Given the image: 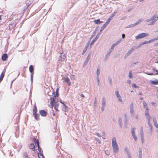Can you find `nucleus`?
I'll list each match as a JSON object with an SVG mask.
<instances>
[{"mask_svg":"<svg viewBox=\"0 0 158 158\" xmlns=\"http://www.w3.org/2000/svg\"><path fill=\"white\" fill-rule=\"evenodd\" d=\"M148 36L149 34L148 33H142L138 34L135 37V38L136 40H138L140 39L143 38L146 36Z\"/></svg>","mask_w":158,"mask_h":158,"instance_id":"5","label":"nucleus"},{"mask_svg":"<svg viewBox=\"0 0 158 158\" xmlns=\"http://www.w3.org/2000/svg\"><path fill=\"white\" fill-rule=\"evenodd\" d=\"M151 103L152 105L154 106H156V104L154 102H151Z\"/></svg>","mask_w":158,"mask_h":158,"instance_id":"62","label":"nucleus"},{"mask_svg":"<svg viewBox=\"0 0 158 158\" xmlns=\"http://www.w3.org/2000/svg\"><path fill=\"white\" fill-rule=\"evenodd\" d=\"M97 142H98L100 144L101 143V141L98 139L97 138H95Z\"/></svg>","mask_w":158,"mask_h":158,"instance_id":"51","label":"nucleus"},{"mask_svg":"<svg viewBox=\"0 0 158 158\" xmlns=\"http://www.w3.org/2000/svg\"><path fill=\"white\" fill-rule=\"evenodd\" d=\"M143 107L145 109H148V105L147 103L146 102L144 101H143Z\"/></svg>","mask_w":158,"mask_h":158,"instance_id":"16","label":"nucleus"},{"mask_svg":"<svg viewBox=\"0 0 158 158\" xmlns=\"http://www.w3.org/2000/svg\"><path fill=\"white\" fill-rule=\"evenodd\" d=\"M94 22L95 23L97 24H99L102 23V22L100 21V19H98L94 20Z\"/></svg>","mask_w":158,"mask_h":158,"instance_id":"23","label":"nucleus"},{"mask_svg":"<svg viewBox=\"0 0 158 158\" xmlns=\"http://www.w3.org/2000/svg\"><path fill=\"white\" fill-rule=\"evenodd\" d=\"M94 107H95L96 106V105L97 102H96V98H95V101H94Z\"/></svg>","mask_w":158,"mask_h":158,"instance_id":"59","label":"nucleus"},{"mask_svg":"<svg viewBox=\"0 0 158 158\" xmlns=\"http://www.w3.org/2000/svg\"><path fill=\"white\" fill-rule=\"evenodd\" d=\"M134 49L133 48H131L126 53L125 56V57H126V56H127L129 55L133 51Z\"/></svg>","mask_w":158,"mask_h":158,"instance_id":"12","label":"nucleus"},{"mask_svg":"<svg viewBox=\"0 0 158 158\" xmlns=\"http://www.w3.org/2000/svg\"><path fill=\"white\" fill-rule=\"evenodd\" d=\"M111 20V19L110 18H109L106 21V23H105V24L107 26V25L109 23H110V21Z\"/></svg>","mask_w":158,"mask_h":158,"instance_id":"27","label":"nucleus"},{"mask_svg":"<svg viewBox=\"0 0 158 158\" xmlns=\"http://www.w3.org/2000/svg\"><path fill=\"white\" fill-rule=\"evenodd\" d=\"M29 71L31 73H32L33 72V70H34V69H33V67L32 65H31L29 67Z\"/></svg>","mask_w":158,"mask_h":158,"instance_id":"26","label":"nucleus"},{"mask_svg":"<svg viewBox=\"0 0 158 158\" xmlns=\"http://www.w3.org/2000/svg\"><path fill=\"white\" fill-rule=\"evenodd\" d=\"M153 70L155 72V73L156 74L158 75V70L156 69H153Z\"/></svg>","mask_w":158,"mask_h":158,"instance_id":"55","label":"nucleus"},{"mask_svg":"<svg viewBox=\"0 0 158 158\" xmlns=\"http://www.w3.org/2000/svg\"><path fill=\"white\" fill-rule=\"evenodd\" d=\"M143 21V19H139L137 21L135 22V25L136 26L139 23H140L142 21Z\"/></svg>","mask_w":158,"mask_h":158,"instance_id":"21","label":"nucleus"},{"mask_svg":"<svg viewBox=\"0 0 158 158\" xmlns=\"http://www.w3.org/2000/svg\"><path fill=\"white\" fill-rule=\"evenodd\" d=\"M106 99L104 97H103L102 98V107H101V110L102 111L104 110L105 107L106 106Z\"/></svg>","mask_w":158,"mask_h":158,"instance_id":"6","label":"nucleus"},{"mask_svg":"<svg viewBox=\"0 0 158 158\" xmlns=\"http://www.w3.org/2000/svg\"><path fill=\"white\" fill-rule=\"evenodd\" d=\"M70 78L72 80H73L75 79V76L73 75H71L70 76Z\"/></svg>","mask_w":158,"mask_h":158,"instance_id":"45","label":"nucleus"},{"mask_svg":"<svg viewBox=\"0 0 158 158\" xmlns=\"http://www.w3.org/2000/svg\"><path fill=\"white\" fill-rule=\"evenodd\" d=\"M39 117H40L39 114H36L35 116V118L36 120H38V118H39Z\"/></svg>","mask_w":158,"mask_h":158,"instance_id":"40","label":"nucleus"},{"mask_svg":"<svg viewBox=\"0 0 158 158\" xmlns=\"http://www.w3.org/2000/svg\"><path fill=\"white\" fill-rule=\"evenodd\" d=\"M34 140L35 145H37L38 146V145H39V141L38 140H37L35 138H34Z\"/></svg>","mask_w":158,"mask_h":158,"instance_id":"30","label":"nucleus"},{"mask_svg":"<svg viewBox=\"0 0 158 158\" xmlns=\"http://www.w3.org/2000/svg\"><path fill=\"white\" fill-rule=\"evenodd\" d=\"M149 40L150 43L156 41L158 40V36L156 37H155L152 39Z\"/></svg>","mask_w":158,"mask_h":158,"instance_id":"15","label":"nucleus"},{"mask_svg":"<svg viewBox=\"0 0 158 158\" xmlns=\"http://www.w3.org/2000/svg\"><path fill=\"white\" fill-rule=\"evenodd\" d=\"M149 43H150L149 42V40H148V41H144V42H143V43H141V45H142L144 44H149Z\"/></svg>","mask_w":158,"mask_h":158,"instance_id":"37","label":"nucleus"},{"mask_svg":"<svg viewBox=\"0 0 158 158\" xmlns=\"http://www.w3.org/2000/svg\"><path fill=\"white\" fill-rule=\"evenodd\" d=\"M127 83H128V84H131V80H128L127 81Z\"/></svg>","mask_w":158,"mask_h":158,"instance_id":"63","label":"nucleus"},{"mask_svg":"<svg viewBox=\"0 0 158 158\" xmlns=\"http://www.w3.org/2000/svg\"><path fill=\"white\" fill-rule=\"evenodd\" d=\"M111 144L113 152L115 153H118L119 151V147L115 137L112 139Z\"/></svg>","mask_w":158,"mask_h":158,"instance_id":"1","label":"nucleus"},{"mask_svg":"<svg viewBox=\"0 0 158 158\" xmlns=\"http://www.w3.org/2000/svg\"><path fill=\"white\" fill-rule=\"evenodd\" d=\"M66 58L65 55L63 53H61L60 57V60L61 61H64Z\"/></svg>","mask_w":158,"mask_h":158,"instance_id":"10","label":"nucleus"},{"mask_svg":"<svg viewBox=\"0 0 158 158\" xmlns=\"http://www.w3.org/2000/svg\"><path fill=\"white\" fill-rule=\"evenodd\" d=\"M115 94L118 99V101L120 102L122 104L123 103V102L122 100V97L120 94L119 91L117 90H116L115 91Z\"/></svg>","mask_w":158,"mask_h":158,"instance_id":"4","label":"nucleus"},{"mask_svg":"<svg viewBox=\"0 0 158 158\" xmlns=\"http://www.w3.org/2000/svg\"><path fill=\"white\" fill-rule=\"evenodd\" d=\"M153 123H157L156 119L155 117L153 118Z\"/></svg>","mask_w":158,"mask_h":158,"instance_id":"50","label":"nucleus"},{"mask_svg":"<svg viewBox=\"0 0 158 158\" xmlns=\"http://www.w3.org/2000/svg\"><path fill=\"white\" fill-rule=\"evenodd\" d=\"M39 113L42 116H46L47 114V112L44 110H40Z\"/></svg>","mask_w":158,"mask_h":158,"instance_id":"11","label":"nucleus"},{"mask_svg":"<svg viewBox=\"0 0 158 158\" xmlns=\"http://www.w3.org/2000/svg\"><path fill=\"white\" fill-rule=\"evenodd\" d=\"M115 46L114 44H112L110 46V49L113 51L114 50Z\"/></svg>","mask_w":158,"mask_h":158,"instance_id":"41","label":"nucleus"},{"mask_svg":"<svg viewBox=\"0 0 158 158\" xmlns=\"http://www.w3.org/2000/svg\"><path fill=\"white\" fill-rule=\"evenodd\" d=\"M118 122L120 125L122 123V119L120 118H119L118 119Z\"/></svg>","mask_w":158,"mask_h":158,"instance_id":"52","label":"nucleus"},{"mask_svg":"<svg viewBox=\"0 0 158 158\" xmlns=\"http://www.w3.org/2000/svg\"><path fill=\"white\" fill-rule=\"evenodd\" d=\"M89 59H90V57L89 56V55H88L86 60L88 61H89Z\"/></svg>","mask_w":158,"mask_h":158,"instance_id":"64","label":"nucleus"},{"mask_svg":"<svg viewBox=\"0 0 158 158\" xmlns=\"http://www.w3.org/2000/svg\"><path fill=\"white\" fill-rule=\"evenodd\" d=\"M130 113L131 116L132 117H133L135 114V112L134 109L130 110Z\"/></svg>","mask_w":158,"mask_h":158,"instance_id":"20","label":"nucleus"},{"mask_svg":"<svg viewBox=\"0 0 158 158\" xmlns=\"http://www.w3.org/2000/svg\"><path fill=\"white\" fill-rule=\"evenodd\" d=\"M139 152V158H142V148H141L139 147L138 149Z\"/></svg>","mask_w":158,"mask_h":158,"instance_id":"14","label":"nucleus"},{"mask_svg":"<svg viewBox=\"0 0 158 158\" xmlns=\"http://www.w3.org/2000/svg\"><path fill=\"white\" fill-rule=\"evenodd\" d=\"M157 20L158 18L156 17V15H154L150 18L146 19L145 21L148 23V25H152L154 24Z\"/></svg>","mask_w":158,"mask_h":158,"instance_id":"2","label":"nucleus"},{"mask_svg":"<svg viewBox=\"0 0 158 158\" xmlns=\"http://www.w3.org/2000/svg\"><path fill=\"white\" fill-rule=\"evenodd\" d=\"M135 128H133L131 130V135L135 141H137L138 139L135 133Z\"/></svg>","mask_w":158,"mask_h":158,"instance_id":"7","label":"nucleus"},{"mask_svg":"<svg viewBox=\"0 0 158 158\" xmlns=\"http://www.w3.org/2000/svg\"><path fill=\"white\" fill-rule=\"evenodd\" d=\"M144 137V136H143V130H142L140 132V137Z\"/></svg>","mask_w":158,"mask_h":158,"instance_id":"49","label":"nucleus"},{"mask_svg":"<svg viewBox=\"0 0 158 158\" xmlns=\"http://www.w3.org/2000/svg\"><path fill=\"white\" fill-rule=\"evenodd\" d=\"M145 116L149 115V110H148V109H145Z\"/></svg>","mask_w":158,"mask_h":158,"instance_id":"36","label":"nucleus"},{"mask_svg":"<svg viewBox=\"0 0 158 158\" xmlns=\"http://www.w3.org/2000/svg\"><path fill=\"white\" fill-rule=\"evenodd\" d=\"M38 151L39 152H41V148H40V145H38Z\"/></svg>","mask_w":158,"mask_h":158,"instance_id":"60","label":"nucleus"},{"mask_svg":"<svg viewBox=\"0 0 158 158\" xmlns=\"http://www.w3.org/2000/svg\"><path fill=\"white\" fill-rule=\"evenodd\" d=\"M23 158H28L27 154V153H24L23 154Z\"/></svg>","mask_w":158,"mask_h":158,"instance_id":"47","label":"nucleus"},{"mask_svg":"<svg viewBox=\"0 0 158 158\" xmlns=\"http://www.w3.org/2000/svg\"><path fill=\"white\" fill-rule=\"evenodd\" d=\"M124 151H125V152L127 154L128 158H131V153L130 152V151L129 149L127 148V147H125L124 148Z\"/></svg>","mask_w":158,"mask_h":158,"instance_id":"8","label":"nucleus"},{"mask_svg":"<svg viewBox=\"0 0 158 158\" xmlns=\"http://www.w3.org/2000/svg\"><path fill=\"white\" fill-rule=\"evenodd\" d=\"M154 125L156 128H158V125L157 123V122L154 123Z\"/></svg>","mask_w":158,"mask_h":158,"instance_id":"58","label":"nucleus"},{"mask_svg":"<svg viewBox=\"0 0 158 158\" xmlns=\"http://www.w3.org/2000/svg\"><path fill=\"white\" fill-rule=\"evenodd\" d=\"M4 76V74L3 73V72L1 74L0 76V78H3Z\"/></svg>","mask_w":158,"mask_h":158,"instance_id":"48","label":"nucleus"},{"mask_svg":"<svg viewBox=\"0 0 158 158\" xmlns=\"http://www.w3.org/2000/svg\"><path fill=\"white\" fill-rule=\"evenodd\" d=\"M38 155L39 158H43V156L41 153H38Z\"/></svg>","mask_w":158,"mask_h":158,"instance_id":"38","label":"nucleus"},{"mask_svg":"<svg viewBox=\"0 0 158 158\" xmlns=\"http://www.w3.org/2000/svg\"><path fill=\"white\" fill-rule=\"evenodd\" d=\"M88 62H89V61L86 60L84 63V66H85L87 64Z\"/></svg>","mask_w":158,"mask_h":158,"instance_id":"56","label":"nucleus"},{"mask_svg":"<svg viewBox=\"0 0 158 158\" xmlns=\"http://www.w3.org/2000/svg\"><path fill=\"white\" fill-rule=\"evenodd\" d=\"M112 52V51L110 49H109L108 51L107 52V53L108 54L110 55V53Z\"/></svg>","mask_w":158,"mask_h":158,"instance_id":"53","label":"nucleus"},{"mask_svg":"<svg viewBox=\"0 0 158 158\" xmlns=\"http://www.w3.org/2000/svg\"><path fill=\"white\" fill-rule=\"evenodd\" d=\"M116 13H117V12L116 11H115V12H114L112 14V15H111L110 18L111 19V18H112L113 17H114L115 16V15Z\"/></svg>","mask_w":158,"mask_h":158,"instance_id":"44","label":"nucleus"},{"mask_svg":"<svg viewBox=\"0 0 158 158\" xmlns=\"http://www.w3.org/2000/svg\"><path fill=\"white\" fill-rule=\"evenodd\" d=\"M107 26L105 24H104L100 30V31H102Z\"/></svg>","mask_w":158,"mask_h":158,"instance_id":"35","label":"nucleus"},{"mask_svg":"<svg viewBox=\"0 0 158 158\" xmlns=\"http://www.w3.org/2000/svg\"><path fill=\"white\" fill-rule=\"evenodd\" d=\"M100 69L99 68H98L96 71V77H99V75H100Z\"/></svg>","mask_w":158,"mask_h":158,"instance_id":"25","label":"nucleus"},{"mask_svg":"<svg viewBox=\"0 0 158 158\" xmlns=\"http://www.w3.org/2000/svg\"><path fill=\"white\" fill-rule=\"evenodd\" d=\"M150 82L153 85H156L158 84V80L156 79L154 80H150Z\"/></svg>","mask_w":158,"mask_h":158,"instance_id":"13","label":"nucleus"},{"mask_svg":"<svg viewBox=\"0 0 158 158\" xmlns=\"http://www.w3.org/2000/svg\"><path fill=\"white\" fill-rule=\"evenodd\" d=\"M122 41L121 39L119 40L116 42L114 44L115 46H117L118 44L120 43Z\"/></svg>","mask_w":158,"mask_h":158,"instance_id":"28","label":"nucleus"},{"mask_svg":"<svg viewBox=\"0 0 158 158\" xmlns=\"http://www.w3.org/2000/svg\"><path fill=\"white\" fill-rule=\"evenodd\" d=\"M135 24H131L128 25L126 28H131L135 26Z\"/></svg>","mask_w":158,"mask_h":158,"instance_id":"33","label":"nucleus"},{"mask_svg":"<svg viewBox=\"0 0 158 158\" xmlns=\"http://www.w3.org/2000/svg\"><path fill=\"white\" fill-rule=\"evenodd\" d=\"M97 83L98 85H100V81L99 77H96Z\"/></svg>","mask_w":158,"mask_h":158,"instance_id":"31","label":"nucleus"},{"mask_svg":"<svg viewBox=\"0 0 158 158\" xmlns=\"http://www.w3.org/2000/svg\"><path fill=\"white\" fill-rule=\"evenodd\" d=\"M132 86L135 88H138V87L135 84H132Z\"/></svg>","mask_w":158,"mask_h":158,"instance_id":"54","label":"nucleus"},{"mask_svg":"<svg viewBox=\"0 0 158 158\" xmlns=\"http://www.w3.org/2000/svg\"><path fill=\"white\" fill-rule=\"evenodd\" d=\"M141 139V142L142 143H143L145 142L144 138V137H140Z\"/></svg>","mask_w":158,"mask_h":158,"instance_id":"46","label":"nucleus"},{"mask_svg":"<svg viewBox=\"0 0 158 158\" xmlns=\"http://www.w3.org/2000/svg\"><path fill=\"white\" fill-rule=\"evenodd\" d=\"M146 118H147V119L148 120V121H150V119L151 118V116L149 115H146Z\"/></svg>","mask_w":158,"mask_h":158,"instance_id":"43","label":"nucleus"},{"mask_svg":"<svg viewBox=\"0 0 158 158\" xmlns=\"http://www.w3.org/2000/svg\"><path fill=\"white\" fill-rule=\"evenodd\" d=\"M110 55L106 53V54L105 55L104 57V59L105 60H106L109 58Z\"/></svg>","mask_w":158,"mask_h":158,"instance_id":"32","label":"nucleus"},{"mask_svg":"<svg viewBox=\"0 0 158 158\" xmlns=\"http://www.w3.org/2000/svg\"><path fill=\"white\" fill-rule=\"evenodd\" d=\"M68 109V107L65 104H64L63 106L62 107V110L63 111H66Z\"/></svg>","mask_w":158,"mask_h":158,"instance_id":"19","label":"nucleus"},{"mask_svg":"<svg viewBox=\"0 0 158 158\" xmlns=\"http://www.w3.org/2000/svg\"><path fill=\"white\" fill-rule=\"evenodd\" d=\"M37 109L36 107L34 106L33 109V114H35L37 112Z\"/></svg>","mask_w":158,"mask_h":158,"instance_id":"29","label":"nucleus"},{"mask_svg":"<svg viewBox=\"0 0 158 158\" xmlns=\"http://www.w3.org/2000/svg\"><path fill=\"white\" fill-rule=\"evenodd\" d=\"M131 73L132 71L131 70H130L128 73V77L130 79L132 78H133Z\"/></svg>","mask_w":158,"mask_h":158,"instance_id":"24","label":"nucleus"},{"mask_svg":"<svg viewBox=\"0 0 158 158\" xmlns=\"http://www.w3.org/2000/svg\"><path fill=\"white\" fill-rule=\"evenodd\" d=\"M7 58V56L6 54H4L2 56V59L4 60H6Z\"/></svg>","mask_w":158,"mask_h":158,"instance_id":"17","label":"nucleus"},{"mask_svg":"<svg viewBox=\"0 0 158 158\" xmlns=\"http://www.w3.org/2000/svg\"><path fill=\"white\" fill-rule=\"evenodd\" d=\"M105 153L106 155L109 156L110 155V152L108 150L105 151Z\"/></svg>","mask_w":158,"mask_h":158,"instance_id":"42","label":"nucleus"},{"mask_svg":"<svg viewBox=\"0 0 158 158\" xmlns=\"http://www.w3.org/2000/svg\"><path fill=\"white\" fill-rule=\"evenodd\" d=\"M88 46H89V44H87L86 45H85V48H84V49L83 51V53L85 52L86 51V50H87V49L88 48Z\"/></svg>","mask_w":158,"mask_h":158,"instance_id":"39","label":"nucleus"},{"mask_svg":"<svg viewBox=\"0 0 158 158\" xmlns=\"http://www.w3.org/2000/svg\"><path fill=\"white\" fill-rule=\"evenodd\" d=\"M29 148L33 151L35 150V146L33 143H31L29 145Z\"/></svg>","mask_w":158,"mask_h":158,"instance_id":"18","label":"nucleus"},{"mask_svg":"<svg viewBox=\"0 0 158 158\" xmlns=\"http://www.w3.org/2000/svg\"><path fill=\"white\" fill-rule=\"evenodd\" d=\"M51 102L49 106L51 108H52L53 106H55L58 107L59 103H58V100L55 98H51Z\"/></svg>","mask_w":158,"mask_h":158,"instance_id":"3","label":"nucleus"},{"mask_svg":"<svg viewBox=\"0 0 158 158\" xmlns=\"http://www.w3.org/2000/svg\"><path fill=\"white\" fill-rule=\"evenodd\" d=\"M148 125H149V126L151 128V129L152 127V125L150 123V121H148Z\"/></svg>","mask_w":158,"mask_h":158,"instance_id":"57","label":"nucleus"},{"mask_svg":"<svg viewBox=\"0 0 158 158\" xmlns=\"http://www.w3.org/2000/svg\"><path fill=\"white\" fill-rule=\"evenodd\" d=\"M54 109L57 111H59L58 110V107L54 106Z\"/></svg>","mask_w":158,"mask_h":158,"instance_id":"61","label":"nucleus"},{"mask_svg":"<svg viewBox=\"0 0 158 158\" xmlns=\"http://www.w3.org/2000/svg\"><path fill=\"white\" fill-rule=\"evenodd\" d=\"M98 36L97 35L96 37L91 42V43L90 44L91 45L93 44H94V42L97 40L98 39Z\"/></svg>","mask_w":158,"mask_h":158,"instance_id":"22","label":"nucleus"},{"mask_svg":"<svg viewBox=\"0 0 158 158\" xmlns=\"http://www.w3.org/2000/svg\"><path fill=\"white\" fill-rule=\"evenodd\" d=\"M130 110L134 109V105L133 103H131L130 105Z\"/></svg>","mask_w":158,"mask_h":158,"instance_id":"34","label":"nucleus"},{"mask_svg":"<svg viewBox=\"0 0 158 158\" xmlns=\"http://www.w3.org/2000/svg\"><path fill=\"white\" fill-rule=\"evenodd\" d=\"M63 79L65 82H66L69 85H70L71 82L70 79L68 77H64Z\"/></svg>","mask_w":158,"mask_h":158,"instance_id":"9","label":"nucleus"}]
</instances>
